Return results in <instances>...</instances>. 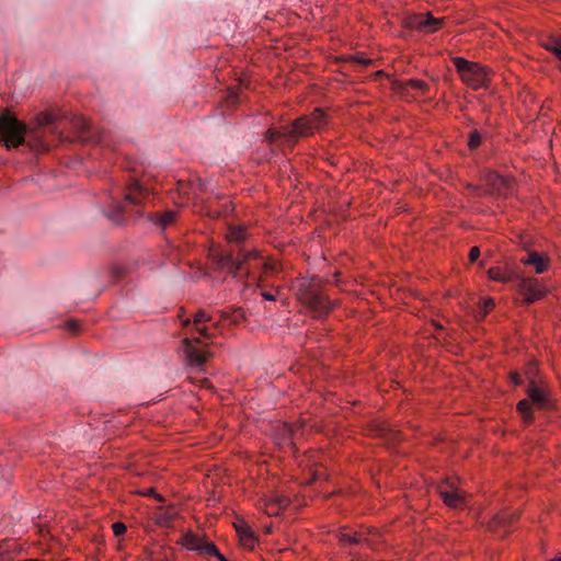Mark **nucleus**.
I'll use <instances>...</instances> for the list:
<instances>
[{
	"label": "nucleus",
	"mask_w": 561,
	"mask_h": 561,
	"mask_svg": "<svg viewBox=\"0 0 561 561\" xmlns=\"http://www.w3.org/2000/svg\"><path fill=\"white\" fill-rule=\"evenodd\" d=\"M57 122V115L41 112L35 122L27 126L7 111L0 116V141L8 149L26 145L31 151L46 152L55 140L64 139Z\"/></svg>",
	"instance_id": "f257e3e1"
},
{
	"label": "nucleus",
	"mask_w": 561,
	"mask_h": 561,
	"mask_svg": "<svg viewBox=\"0 0 561 561\" xmlns=\"http://www.w3.org/2000/svg\"><path fill=\"white\" fill-rule=\"evenodd\" d=\"M149 190L133 181L116 196H108L104 205L105 216L114 224H123L127 215H141V207L149 198Z\"/></svg>",
	"instance_id": "f03ea898"
},
{
	"label": "nucleus",
	"mask_w": 561,
	"mask_h": 561,
	"mask_svg": "<svg viewBox=\"0 0 561 561\" xmlns=\"http://www.w3.org/2000/svg\"><path fill=\"white\" fill-rule=\"evenodd\" d=\"M327 122L325 114L320 108H316L310 116H304L296 119L291 125H286L280 130L268 129L265 138L268 142H274L277 139L284 138L291 146L300 137H308L314 131L324 127Z\"/></svg>",
	"instance_id": "7ed1b4c3"
},
{
	"label": "nucleus",
	"mask_w": 561,
	"mask_h": 561,
	"mask_svg": "<svg viewBox=\"0 0 561 561\" xmlns=\"http://www.w3.org/2000/svg\"><path fill=\"white\" fill-rule=\"evenodd\" d=\"M221 264L234 276H256L262 272L275 273L277 265L275 263L265 262L256 252L248 250H239L238 254L228 253L222 256Z\"/></svg>",
	"instance_id": "20e7f679"
},
{
	"label": "nucleus",
	"mask_w": 561,
	"mask_h": 561,
	"mask_svg": "<svg viewBox=\"0 0 561 561\" xmlns=\"http://www.w3.org/2000/svg\"><path fill=\"white\" fill-rule=\"evenodd\" d=\"M488 275L495 282L504 284L512 283L513 288L523 296V302L525 305H530L541 299L547 293V288L543 284L534 277L523 276L514 272H505L500 267H491L488 271Z\"/></svg>",
	"instance_id": "39448f33"
},
{
	"label": "nucleus",
	"mask_w": 561,
	"mask_h": 561,
	"mask_svg": "<svg viewBox=\"0 0 561 561\" xmlns=\"http://www.w3.org/2000/svg\"><path fill=\"white\" fill-rule=\"evenodd\" d=\"M298 298L317 318L328 314L332 308L330 299L323 291L322 280L317 277L306 279L300 284Z\"/></svg>",
	"instance_id": "423d86ee"
},
{
	"label": "nucleus",
	"mask_w": 561,
	"mask_h": 561,
	"mask_svg": "<svg viewBox=\"0 0 561 561\" xmlns=\"http://www.w3.org/2000/svg\"><path fill=\"white\" fill-rule=\"evenodd\" d=\"M453 64L467 85L476 90L486 87L489 77L483 67L462 57L453 58Z\"/></svg>",
	"instance_id": "0eeeda50"
},
{
	"label": "nucleus",
	"mask_w": 561,
	"mask_h": 561,
	"mask_svg": "<svg viewBox=\"0 0 561 561\" xmlns=\"http://www.w3.org/2000/svg\"><path fill=\"white\" fill-rule=\"evenodd\" d=\"M199 343H201V341L198 337H195V339L185 337L182 340L181 350L184 353L185 358L190 366L202 367L206 363V360L209 356L208 352L196 346V344H199Z\"/></svg>",
	"instance_id": "6e6552de"
},
{
	"label": "nucleus",
	"mask_w": 561,
	"mask_h": 561,
	"mask_svg": "<svg viewBox=\"0 0 561 561\" xmlns=\"http://www.w3.org/2000/svg\"><path fill=\"white\" fill-rule=\"evenodd\" d=\"M526 391L530 402L538 409L545 410L551 408L550 391L543 383L539 385L531 379Z\"/></svg>",
	"instance_id": "1a4fd4ad"
},
{
	"label": "nucleus",
	"mask_w": 561,
	"mask_h": 561,
	"mask_svg": "<svg viewBox=\"0 0 561 561\" xmlns=\"http://www.w3.org/2000/svg\"><path fill=\"white\" fill-rule=\"evenodd\" d=\"M70 127L76 134V139L79 141H100L94 131L92 130L90 123L82 116H72L70 119Z\"/></svg>",
	"instance_id": "9d476101"
},
{
	"label": "nucleus",
	"mask_w": 561,
	"mask_h": 561,
	"mask_svg": "<svg viewBox=\"0 0 561 561\" xmlns=\"http://www.w3.org/2000/svg\"><path fill=\"white\" fill-rule=\"evenodd\" d=\"M485 180L491 191L495 194L506 196L513 192L514 184L508 178L492 172L486 175Z\"/></svg>",
	"instance_id": "9b49d317"
},
{
	"label": "nucleus",
	"mask_w": 561,
	"mask_h": 561,
	"mask_svg": "<svg viewBox=\"0 0 561 561\" xmlns=\"http://www.w3.org/2000/svg\"><path fill=\"white\" fill-rule=\"evenodd\" d=\"M233 525L238 534L240 545L250 551L254 550L259 538L254 535L250 525L243 519L239 523H234Z\"/></svg>",
	"instance_id": "f8f14e48"
},
{
	"label": "nucleus",
	"mask_w": 561,
	"mask_h": 561,
	"mask_svg": "<svg viewBox=\"0 0 561 561\" xmlns=\"http://www.w3.org/2000/svg\"><path fill=\"white\" fill-rule=\"evenodd\" d=\"M443 22L444 19H437L427 13L414 16L411 26L420 32L433 33L440 27Z\"/></svg>",
	"instance_id": "ddd939ff"
},
{
	"label": "nucleus",
	"mask_w": 561,
	"mask_h": 561,
	"mask_svg": "<svg viewBox=\"0 0 561 561\" xmlns=\"http://www.w3.org/2000/svg\"><path fill=\"white\" fill-rule=\"evenodd\" d=\"M520 511L516 510L511 512L508 510L501 511L495 514L492 519L488 523V528L491 531H496L500 527H507L519 519Z\"/></svg>",
	"instance_id": "4468645a"
},
{
	"label": "nucleus",
	"mask_w": 561,
	"mask_h": 561,
	"mask_svg": "<svg viewBox=\"0 0 561 561\" xmlns=\"http://www.w3.org/2000/svg\"><path fill=\"white\" fill-rule=\"evenodd\" d=\"M437 492L444 504L450 508H462L465 505V497L459 493V490H447L442 489V485H437Z\"/></svg>",
	"instance_id": "2eb2a0df"
},
{
	"label": "nucleus",
	"mask_w": 561,
	"mask_h": 561,
	"mask_svg": "<svg viewBox=\"0 0 561 561\" xmlns=\"http://www.w3.org/2000/svg\"><path fill=\"white\" fill-rule=\"evenodd\" d=\"M520 262L534 266L537 274L543 273L549 266V259L536 251H529L526 256L520 259Z\"/></svg>",
	"instance_id": "dca6fc26"
},
{
	"label": "nucleus",
	"mask_w": 561,
	"mask_h": 561,
	"mask_svg": "<svg viewBox=\"0 0 561 561\" xmlns=\"http://www.w3.org/2000/svg\"><path fill=\"white\" fill-rule=\"evenodd\" d=\"M204 539L205 536L199 537L193 530L188 529L182 535V537L176 543L186 548L190 551H195V548L193 547H201L203 545Z\"/></svg>",
	"instance_id": "f3484780"
},
{
	"label": "nucleus",
	"mask_w": 561,
	"mask_h": 561,
	"mask_svg": "<svg viewBox=\"0 0 561 561\" xmlns=\"http://www.w3.org/2000/svg\"><path fill=\"white\" fill-rule=\"evenodd\" d=\"M211 320V317L205 311V310H198L195 314H194V327H195V331L206 337V339H209L211 336V334L208 332V328L206 325H201L202 323H205L207 321H210Z\"/></svg>",
	"instance_id": "a211bd4d"
},
{
	"label": "nucleus",
	"mask_w": 561,
	"mask_h": 561,
	"mask_svg": "<svg viewBox=\"0 0 561 561\" xmlns=\"http://www.w3.org/2000/svg\"><path fill=\"white\" fill-rule=\"evenodd\" d=\"M337 539L341 547L359 545L363 540H366L363 535L357 531L345 533L343 530L337 535Z\"/></svg>",
	"instance_id": "6ab92c4d"
},
{
	"label": "nucleus",
	"mask_w": 561,
	"mask_h": 561,
	"mask_svg": "<svg viewBox=\"0 0 561 561\" xmlns=\"http://www.w3.org/2000/svg\"><path fill=\"white\" fill-rule=\"evenodd\" d=\"M517 411L522 414L524 422L530 423L533 421L534 413L529 398L517 403Z\"/></svg>",
	"instance_id": "aec40b11"
},
{
	"label": "nucleus",
	"mask_w": 561,
	"mask_h": 561,
	"mask_svg": "<svg viewBox=\"0 0 561 561\" xmlns=\"http://www.w3.org/2000/svg\"><path fill=\"white\" fill-rule=\"evenodd\" d=\"M306 423H302L299 428L294 427L290 424L283 423L277 426L278 434L283 438H291L293 436H296L301 428L302 433L305 432Z\"/></svg>",
	"instance_id": "412c9836"
},
{
	"label": "nucleus",
	"mask_w": 561,
	"mask_h": 561,
	"mask_svg": "<svg viewBox=\"0 0 561 561\" xmlns=\"http://www.w3.org/2000/svg\"><path fill=\"white\" fill-rule=\"evenodd\" d=\"M194 548L199 556L207 554L210 557L218 558V556L221 553L214 542L207 541L206 539H204L203 545L201 547Z\"/></svg>",
	"instance_id": "4be33fe9"
},
{
	"label": "nucleus",
	"mask_w": 561,
	"mask_h": 561,
	"mask_svg": "<svg viewBox=\"0 0 561 561\" xmlns=\"http://www.w3.org/2000/svg\"><path fill=\"white\" fill-rule=\"evenodd\" d=\"M259 505L268 516H278L282 512L270 497L260 499Z\"/></svg>",
	"instance_id": "5701e85b"
},
{
	"label": "nucleus",
	"mask_w": 561,
	"mask_h": 561,
	"mask_svg": "<svg viewBox=\"0 0 561 561\" xmlns=\"http://www.w3.org/2000/svg\"><path fill=\"white\" fill-rule=\"evenodd\" d=\"M175 218V211L173 210H167L161 214L156 215L154 222L160 226L162 229H165L169 225H171L174 221Z\"/></svg>",
	"instance_id": "b1692460"
},
{
	"label": "nucleus",
	"mask_w": 561,
	"mask_h": 561,
	"mask_svg": "<svg viewBox=\"0 0 561 561\" xmlns=\"http://www.w3.org/2000/svg\"><path fill=\"white\" fill-rule=\"evenodd\" d=\"M227 239L229 242L240 243L245 239V231L240 226H233L228 229Z\"/></svg>",
	"instance_id": "393cba45"
},
{
	"label": "nucleus",
	"mask_w": 561,
	"mask_h": 561,
	"mask_svg": "<svg viewBox=\"0 0 561 561\" xmlns=\"http://www.w3.org/2000/svg\"><path fill=\"white\" fill-rule=\"evenodd\" d=\"M222 317L224 319L229 320L230 323L239 324L245 319V313L241 308H236L231 311H224Z\"/></svg>",
	"instance_id": "a878e982"
},
{
	"label": "nucleus",
	"mask_w": 561,
	"mask_h": 561,
	"mask_svg": "<svg viewBox=\"0 0 561 561\" xmlns=\"http://www.w3.org/2000/svg\"><path fill=\"white\" fill-rule=\"evenodd\" d=\"M482 135L478 129H473L468 136V147L470 150L477 149L481 145Z\"/></svg>",
	"instance_id": "bb28decb"
},
{
	"label": "nucleus",
	"mask_w": 561,
	"mask_h": 561,
	"mask_svg": "<svg viewBox=\"0 0 561 561\" xmlns=\"http://www.w3.org/2000/svg\"><path fill=\"white\" fill-rule=\"evenodd\" d=\"M459 483V477L453 476L443 478L437 485H442V489H445L444 486H446L447 489L450 490H458Z\"/></svg>",
	"instance_id": "cd10ccee"
},
{
	"label": "nucleus",
	"mask_w": 561,
	"mask_h": 561,
	"mask_svg": "<svg viewBox=\"0 0 561 561\" xmlns=\"http://www.w3.org/2000/svg\"><path fill=\"white\" fill-rule=\"evenodd\" d=\"M495 306V302L492 298H486L480 301L479 304V313L480 318L483 319Z\"/></svg>",
	"instance_id": "c85d7f7f"
},
{
	"label": "nucleus",
	"mask_w": 561,
	"mask_h": 561,
	"mask_svg": "<svg viewBox=\"0 0 561 561\" xmlns=\"http://www.w3.org/2000/svg\"><path fill=\"white\" fill-rule=\"evenodd\" d=\"M407 85L422 92L423 94L427 93L428 91V84L420 79H410L409 81H407Z\"/></svg>",
	"instance_id": "c756f323"
},
{
	"label": "nucleus",
	"mask_w": 561,
	"mask_h": 561,
	"mask_svg": "<svg viewBox=\"0 0 561 561\" xmlns=\"http://www.w3.org/2000/svg\"><path fill=\"white\" fill-rule=\"evenodd\" d=\"M546 48L552 51L561 61V38H552L546 44Z\"/></svg>",
	"instance_id": "7c9ffc66"
},
{
	"label": "nucleus",
	"mask_w": 561,
	"mask_h": 561,
	"mask_svg": "<svg viewBox=\"0 0 561 561\" xmlns=\"http://www.w3.org/2000/svg\"><path fill=\"white\" fill-rule=\"evenodd\" d=\"M270 499H271V500L273 501V503H275V504H276V506H277L278 508H280L282 511H283V510H285V508H287V507L289 506L290 502H291V501H290V499H289V497H287L286 495H275V496L270 497Z\"/></svg>",
	"instance_id": "2f4dec72"
},
{
	"label": "nucleus",
	"mask_w": 561,
	"mask_h": 561,
	"mask_svg": "<svg viewBox=\"0 0 561 561\" xmlns=\"http://www.w3.org/2000/svg\"><path fill=\"white\" fill-rule=\"evenodd\" d=\"M112 530L116 537H119L127 531V527L123 522H116L112 525Z\"/></svg>",
	"instance_id": "473e14b6"
},
{
	"label": "nucleus",
	"mask_w": 561,
	"mask_h": 561,
	"mask_svg": "<svg viewBox=\"0 0 561 561\" xmlns=\"http://www.w3.org/2000/svg\"><path fill=\"white\" fill-rule=\"evenodd\" d=\"M138 493L144 496H153L159 502L164 501V497L160 493H158L154 488H148L147 490L138 492Z\"/></svg>",
	"instance_id": "72a5a7b5"
},
{
	"label": "nucleus",
	"mask_w": 561,
	"mask_h": 561,
	"mask_svg": "<svg viewBox=\"0 0 561 561\" xmlns=\"http://www.w3.org/2000/svg\"><path fill=\"white\" fill-rule=\"evenodd\" d=\"M480 256V249L478 247H473L469 252V261L474 263Z\"/></svg>",
	"instance_id": "f704fd0d"
},
{
	"label": "nucleus",
	"mask_w": 561,
	"mask_h": 561,
	"mask_svg": "<svg viewBox=\"0 0 561 561\" xmlns=\"http://www.w3.org/2000/svg\"><path fill=\"white\" fill-rule=\"evenodd\" d=\"M11 556L7 550H3L2 547H0V561H11Z\"/></svg>",
	"instance_id": "c9c22d12"
},
{
	"label": "nucleus",
	"mask_w": 561,
	"mask_h": 561,
	"mask_svg": "<svg viewBox=\"0 0 561 561\" xmlns=\"http://www.w3.org/2000/svg\"><path fill=\"white\" fill-rule=\"evenodd\" d=\"M67 328L68 330H70L71 332H77L78 329H79V323L77 321H69L67 323Z\"/></svg>",
	"instance_id": "e433bc0d"
},
{
	"label": "nucleus",
	"mask_w": 561,
	"mask_h": 561,
	"mask_svg": "<svg viewBox=\"0 0 561 561\" xmlns=\"http://www.w3.org/2000/svg\"><path fill=\"white\" fill-rule=\"evenodd\" d=\"M511 380L515 385H520L522 383L520 377H519V375L517 373H512L511 374Z\"/></svg>",
	"instance_id": "4c0bfd02"
},
{
	"label": "nucleus",
	"mask_w": 561,
	"mask_h": 561,
	"mask_svg": "<svg viewBox=\"0 0 561 561\" xmlns=\"http://www.w3.org/2000/svg\"><path fill=\"white\" fill-rule=\"evenodd\" d=\"M320 478V474L318 471H313L312 476L309 480L306 481V484H311L313 481Z\"/></svg>",
	"instance_id": "58836bf2"
},
{
	"label": "nucleus",
	"mask_w": 561,
	"mask_h": 561,
	"mask_svg": "<svg viewBox=\"0 0 561 561\" xmlns=\"http://www.w3.org/2000/svg\"><path fill=\"white\" fill-rule=\"evenodd\" d=\"M262 296L264 297V299L266 300H275V296L270 294V293H262Z\"/></svg>",
	"instance_id": "ea45409f"
},
{
	"label": "nucleus",
	"mask_w": 561,
	"mask_h": 561,
	"mask_svg": "<svg viewBox=\"0 0 561 561\" xmlns=\"http://www.w3.org/2000/svg\"><path fill=\"white\" fill-rule=\"evenodd\" d=\"M218 561H229L222 553L218 556Z\"/></svg>",
	"instance_id": "a19ab883"
},
{
	"label": "nucleus",
	"mask_w": 561,
	"mask_h": 561,
	"mask_svg": "<svg viewBox=\"0 0 561 561\" xmlns=\"http://www.w3.org/2000/svg\"><path fill=\"white\" fill-rule=\"evenodd\" d=\"M182 322H183V325H188L191 323V320L190 319H185Z\"/></svg>",
	"instance_id": "79ce46f5"
},
{
	"label": "nucleus",
	"mask_w": 561,
	"mask_h": 561,
	"mask_svg": "<svg viewBox=\"0 0 561 561\" xmlns=\"http://www.w3.org/2000/svg\"><path fill=\"white\" fill-rule=\"evenodd\" d=\"M551 561H561V557H559V558H554V559H552Z\"/></svg>",
	"instance_id": "37998d69"
},
{
	"label": "nucleus",
	"mask_w": 561,
	"mask_h": 561,
	"mask_svg": "<svg viewBox=\"0 0 561 561\" xmlns=\"http://www.w3.org/2000/svg\"><path fill=\"white\" fill-rule=\"evenodd\" d=\"M165 522H170L171 517L164 516Z\"/></svg>",
	"instance_id": "c03bdc74"
},
{
	"label": "nucleus",
	"mask_w": 561,
	"mask_h": 561,
	"mask_svg": "<svg viewBox=\"0 0 561 561\" xmlns=\"http://www.w3.org/2000/svg\"><path fill=\"white\" fill-rule=\"evenodd\" d=\"M165 522H170L171 517L164 516Z\"/></svg>",
	"instance_id": "a18cd8bd"
}]
</instances>
